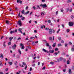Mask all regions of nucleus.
Returning <instances> with one entry per match:
<instances>
[{"instance_id": "1", "label": "nucleus", "mask_w": 74, "mask_h": 74, "mask_svg": "<svg viewBox=\"0 0 74 74\" xmlns=\"http://www.w3.org/2000/svg\"><path fill=\"white\" fill-rule=\"evenodd\" d=\"M20 45L21 47L22 46L21 49H23L25 48V46H24L23 44L22 43H21Z\"/></svg>"}, {"instance_id": "2", "label": "nucleus", "mask_w": 74, "mask_h": 74, "mask_svg": "<svg viewBox=\"0 0 74 74\" xmlns=\"http://www.w3.org/2000/svg\"><path fill=\"white\" fill-rule=\"evenodd\" d=\"M16 47V45L14 44L13 46H12V49H15Z\"/></svg>"}, {"instance_id": "3", "label": "nucleus", "mask_w": 74, "mask_h": 74, "mask_svg": "<svg viewBox=\"0 0 74 74\" xmlns=\"http://www.w3.org/2000/svg\"><path fill=\"white\" fill-rule=\"evenodd\" d=\"M69 25L70 26H73V22H69Z\"/></svg>"}, {"instance_id": "4", "label": "nucleus", "mask_w": 74, "mask_h": 74, "mask_svg": "<svg viewBox=\"0 0 74 74\" xmlns=\"http://www.w3.org/2000/svg\"><path fill=\"white\" fill-rule=\"evenodd\" d=\"M18 24L19 25V26H22V23H21V21H19L18 22Z\"/></svg>"}, {"instance_id": "5", "label": "nucleus", "mask_w": 74, "mask_h": 74, "mask_svg": "<svg viewBox=\"0 0 74 74\" xmlns=\"http://www.w3.org/2000/svg\"><path fill=\"white\" fill-rule=\"evenodd\" d=\"M71 51L72 52H74V45H73L72 46V48L71 49Z\"/></svg>"}, {"instance_id": "6", "label": "nucleus", "mask_w": 74, "mask_h": 74, "mask_svg": "<svg viewBox=\"0 0 74 74\" xmlns=\"http://www.w3.org/2000/svg\"><path fill=\"white\" fill-rule=\"evenodd\" d=\"M18 30V31H19V32H20L22 34H23V32H22V28H19Z\"/></svg>"}, {"instance_id": "7", "label": "nucleus", "mask_w": 74, "mask_h": 74, "mask_svg": "<svg viewBox=\"0 0 74 74\" xmlns=\"http://www.w3.org/2000/svg\"><path fill=\"white\" fill-rule=\"evenodd\" d=\"M49 53H53V52H54V50H49Z\"/></svg>"}, {"instance_id": "8", "label": "nucleus", "mask_w": 74, "mask_h": 74, "mask_svg": "<svg viewBox=\"0 0 74 74\" xmlns=\"http://www.w3.org/2000/svg\"><path fill=\"white\" fill-rule=\"evenodd\" d=\"M42 7L43 8H44L47 7V5H46V4H44V5H42Z\"/></svg>"}, {"instance_id": "9", "label": "nucleus", "mask_w": 74, "mask_h": 74, "mask_svg": "<svg viewBox=\"0 0 74 74\" xmlns=\"http://www.w3.org/2000/svg\"><path fill=\"white\" fill-rule=\"evenodd\" d=\"M42 51H44V52H47V53H48V51H47L45 50V49H42Z\"/></svg>"}, {"instance_id": "10", "label": "nucleus", "mask_w": 74, "mask_h": 74, "mask_svg": "<svg viewBox=\"0 0 74 74\" xmlns=\"http://www.w3.org/2000/svg\"><path fill=\"white\" fill-rule=\"evenodd\" d=\"M56 46V42L54 43L53 44L52 47L53 48H55Z\"/></svg>"}, {"instance_id": "11", "label": "nucleus", "mask_w": 74, "mask_h": 74, "mask_svg": "<svg viewBox=\"0 0 74 74\" xmlns=\"http://www.w3.org/2000/svg\"><path fill=\"white\" fill-rule=\"evenodd\" d=\"M25 10H22L21 12L23 14H24V15H25L26 14V13H25Z\"/></svg>"}, {"instance_id": "12", "label": "nucleus", "mask_w": 74, "mask_h": 74, "mask_svg": "<svg viewBox=\"0 0 74 74\" xmlns=\"http://www.w3.org/2000/svg\"><path fill=\"white\" fill-rule=\"evenodd\" d=\"M3 58V54L2 53L0 55V58Z\"/></svg>"}, {"instance_id": "13", "label": "nucleus", "mask_w": 74, "mask_h": 74, "mask_svg": "<svg viewBox=\"0 0 74 74\" xmlns=\"http://www.w3.org/2000/svg\"><path fill=\"white\" fill-rule=\"evenodd\" d=\"M69 74H71V69H69Z\"/></svg>"}, {"instance_id": "14", "label": "nucleus", "mask_w": 74, "mask_h": 74, "mask_svg": "<svg viewBox=\"0 0 74 74\" xmlns=\"http://www.w3.org/2000/svg\"><path fill=\"white\" fill-rule=\"evenodd\" d=\"M42 15H45V14H44V12H42L41 13V15L42 16H43Z\"/></svg>"}, {"instance_id": "15", "label": "nucleus", "mask_w": 74, "mask_h": 74, "mask_svg": "<svg viewBox=\"0 0 74 74\" xmlns=\"http://www.w3.org/2000/svg\"><path fill=\"white\" fill-rule=\"evenodd\" d=\"M13 37H10L9 38V39L10 40V41H11V40H12V39H13Z\"/></svg>"}, {"instance_id": "16", "label": "nucleus", "mask_w": 74, "mask_h": 74, "mask_svg": "<svg viewBox=\"0 0 74 74\" xmlns=\"http://www.w3.org/2000/svg\"><path fill=\"white\" fill-rule=\"evenodd\" d=\"M58 47H62V44H61V43H60L58 44Z\"/></svg>"}, {"instance_id": "17", "label": "nucleus", "mask_w": 74, "mask_h": 74, "mask_svg": "<svg viewBox=\"0 0 74 74\" xmlns=\"http://www.w3.org/2000/svg\"><path fill=\"white\" fill-rule=\"evenodd\" d=\"M18 52H19V53L20 54V55H21V54H22V53H21V50L18 49Z\"/></svg>"}, {"instance_id": "18", "label": "nucleus", "mask_w": 74, "mask_h": 74, "mask_svg": "<svg viewBox=\"0 0 74 74\" xmlns=\"http://www.w3.org/2000/svg\"><path fill=\"white\" fill-rule=\"evenodd\" d=\"M0 66H3V65L2 64V62H1L0 61Z\"/></svg>"}, {"instance_id": "19", "label": "nucleus", "mask_w": 74, "mask_h": 74, "mask_svg": "<svg viewBox=\"0 0 74 74\" xmlns=\"http://www.w3.org/2000/svg\"><path fill=\"white\" fill-rule=\"evenodd\" d=\"M66 63H67V64H70V61L69 60L67 61L66 62Z\"/></svg>"}, {"instance_id": "20", "label": "nucleus", "mask_w": 74, "mask_h": 74, "mask_svg": "<svg viewBox=\"0 0 74 74\" xmlns=\"http://www.w3.org/2000/svg\"><path fill=\"white\" fill-rule=\"evenodd\" d=\"M9 21H6V23L7 24V25H8L9 24Z\"/></svg>"}, {"instance_id": "21", "label": "nucleus", "mask_w": 74, "mask_h": 74, "mask_svg": "<svg viewBox=\"0 0 74 74\" xmlns=\"http://www.w3.org/2000/svg\"><path fill=\"white\" fill-rule=\"evenodd\" d=\"M17 64H18V62L17 61H15L14 62V64L16 66L17 65Z\"/></svg>"}, {"instance_id": "22", "label": "nucleus", "mask_w": 74, "mask_h": 74, "mask_svg": "<svg viewBox=\"0 0 74 74\" xmlns=\"http://www.w3.org/2000/svg\"><path fill=\"white\" fill-rule=\"evenodd\" d=\"M60 10H61V12H63V11H64V10H63V8L61 9Z\"/></svg>"}, {"instance_id": "23", "label": "nucleus", "mask_w": 74, "mask_h": 74, "mask_svg": "<svg viewBox=\"0 0 74 74\" xmlns=\"http://www.w3.org/2000/svg\"><path fill=\"white\" fill-rule=\"evenodd\" d=\"M23 66H26V63L24 62H23Z\"/></svg>"}, {"instance_id": "24", "label": "nucleus", "mask_w": 74, "mask_h": 74, "mask_svg": "<svg viewBox=\"0 0 74 74\" xmlns=\"http://www.w3.org/2000/svg\"><path fill=\"white\" fill-rule=\"evenodd\" d=\"M58 53L55 52L54 53V56H56V55H58Z\"/></svg>"}, {"instance_id": "25", "label": "nucleus", "mask_w": 74, "mask_h": 74, "mask_svg": "<svg viewBox=\"0 0 74 74\" xmlns=\"http://www.w3.org/2000/svg\"><path fill=\"white\" fill-rule=\"evenodd\" d=\"M46 45L47 47H49L50 46L49 45V43H46Z\"/></svg>"}, {"instance_id": "26", "label": "nucleus", "mask_w": 74, "mask_h": 74, "mask_svg": "<svg viewBox=\"0 0 74 74\" xmlns=\"http://www.w3.org/2000/svg\"><path fill=\"white\" fill-rule=\"evenodd\" d=\"M58 38L59 40L60 41V40H62V39H61V37H58Z\"/></svg>"}, {"instance_id": "27", "label": "nucleus", "mask_w": 74, "mask_h": 74, "mask_svg": "<svg viewBox=\"0 0 74 74\" xmlns=\"http://www.w3.org/2000/svg\"><path fill=\"white\" fill-rule=\"evenodd\" d=\"M15 10H16V11H18V8L17 7H16L15 8Z\"/></svg>"}, {"instance_id": "28", "label": "nucleus", "mask_w": 74, "mask_h": 74, "mask_svg": "<svg viewBox=\"0 0 74 74\" xmlns=\"http://www.w3.org/2000/svg\"><path fill=\"white\" fill-rule=\"evenodd\" d=\"M49 49H52V47L51 46H49Z\"/></svg>"}, {"instance_id": "29", "label": "nucleus", "mask_w": 74, "mask_h": 74, "mask_svg": "<svg viewBox=\"0 0 74 74\" xmlns=\"http://www.w3.org/2000/svg\"><path fill=\"white\" fill-rule=\"evenodd\" d=\"M58 50H59V49L58 48H56L55 49L56 52V51H58Z\"/></svg>"}, {"instance_id": "30", "label": "nucleus", "mask_w": 74, "mask_h": 74, "mask_svg": "<svg viewBox=\"0 0 74 74\" xmlns=\"http://www.w3.org/2000/svg\"><path fill=\"white\" fill-rule=\"evenodd\" d=\"M70 2H71V0H68L67 1V3H70Z\"/></svg>"}, {"instance_id": "31", "label": "nucleus", "mask_w": 74, "mask_h": 74, "mask_svg": "<svg viewBox=\"0 0 74 74\" xmlns=\"http://www.w3.org/2000/svg\"><path fill=\"white\" fill-rule=\"evenodd\" d=\"M35 38L34 37H30L31 39H33L34 40V39Z\"/></svg>"}, {"instance_id": "32", "label": "nucleus", "mask_w": 74, "mask_h": 74, "mask_svg": "<svg viewBox=\"0 0 74 74\" xmlns=\"http://www.w3.org/2000/svg\"><path fill=\"white\" fill-rule=\"evenodd\" d=\"M48 23H51V20H48Z\"/></svg>"}, {"instance_id": "33", "label": "nucleus", "mask_w": 74, "mask_h": 74, "mask_svg": "<svg viewBox=\"0 0 74 74\" xmlns=\"http://www.w3.org/2000/svg\"><path fill=\"white\" fill-rule=\"evenodd\" d=\"M8 63H9V64L10 65H12V62H9Z\"/></svg>"}, {"instance_id": "34", "label": "nucleus", "mask_w": 74, "mask_h": 74, "mask_svg": "<svg viewBox=\"0 0 74 74\" xmlns=\"http://www.w3.org/2000/svg\"><path fill=\"white\" fill-rule=\"evenodd\" d=\"M71 18H72V19H73L74 18V15H71Z\"/></svg>"}, {"instance_id": "35", "label": "nucleus", "mask_w": 74, "mask_h": 74, "mask_svg": "<svg viewBox=\"0 0 74 74\" xmlns=\"http://www.w3.org/2000/svg\"><path fill=\"white\" fill-rule=\"evenodd\" d=\"M11 45V42H10L8 43V45Z\"/></svg>"}, {"instance_id": "36", "label": "nucleus", "mask_w": 74, "mask_h": 74, "mask_svg": "<svg viewBox=\"0 0 74 74\" xmlns=\"http://www.w3.org/2000/svg\"><path fill=\"white\" fill-rule=\"evenodd\" d=\"M66 32L68 33H69V32H70V29H66Z\"/></svg>"}, {"instance_id": "37", "label": "nucleus", "mask_w": 74, "mask_h": 74, "mask_svg": "<svg viewBox=\"0 0 74 74\" xmlns=\"http://www.w3.org/2000/svg\"><path fill=\"white\" fill-rule=\"evenodd\" d=\"M37 8H38L39 9H41V8L40 7V6L38 5H37Z\"/></svg>"}, {"instance_id": "38", "label": "nucleus", "mask_w": 74, "mask_h": 74, "mask_svg": "<svg viewBox=\"0 0 74 74\" xmlns=\"http://www.w3.org/2000/svg\"><path fill=\"white\" fill-rule=\"evenodd\" d=\"M32 45H36L35 42H33L32 43Z\"/></svg>"}, {"instance_id": "39", "label": "nucleus", "mask_w": 74, "mask_h": 74, "mask_svg": "<svg viewBox=\"0 0 74 74\" xmlns=\"http://www.w3.org/2000/svg\"><path fill=\"white\" fill-rule=\"evenodd\" d=\"M63 59V58H62V57H60V60L61 61Z\"/></svg>"}, {"instance_id": "40", "label": "nucleus", "mask_w": 74, "mask_h": 74, "mask_svg": "<svg viewBox=\"0 0 74 74\" xmlns=\"http://www.w3.org/2000/svg\"><path fill=\"white\" fill-rule=\"evenodd\" d=\"M45 66H44L42 68V70H45Z\"/></svg>"}, {"instance_id": "41", "label": "nucleus", "mask_w": 74, "mask_h": 74, "mask_svg": "<svg viewBox=\"0 0 74 74\" xmlns=\"http://www.w3.org/2000/svg\"><path fill=\"white\" fill-rule=\"evenodd\" d=\"M69 44L71 45H72V43L71 42H69Z\"/></svg>"}, {"instance_id": "42", "label": "nucleus", "mask_w": 74, "mask_h": 74, "mask_svg": "<svg viewBox=\"0 0 74 74\" xmlns=\"http://www.w3.org/2000/svg\"><path fill=\"white\" fill-rule=\"evenodd\" d=\"M45 30H49V28H47L45 29Z\"/></svg>"}, {"instance_id": "43", "label": "nucleus", "mask_w": 74, "mask_h": 74, "mask_svg": "<svg viewBox=\"0 0 74 74\" xmlns=\"http://www.w3.org/2000/svg\"><path fill=\"white\" fill-rule=\"evenodd\" d=\"M62 27L64 28V24H62Z\"/></svg>"}, {"instance_id": "44", "label": "nucleus", "mask_w": 74, "mask_h": 74, "mask_svg": "<svg viewBox=\"0 0 74 74\" xmlns=\"http://www.w3.org/2000/svg\"><path fill=\"white\" fill-rule=\"evenodd\" d=\"M24 19H25V17H23L22 18H21V20H24Z\"/></svg>"}, {"instance_id": "45", "label": "nucleus", "mask_w": 74, "mask_h": 74, "mask_svg": "<svg viewBox=\"0 0 74 74\" xmlns=\"http://www.w3.org/2000/svg\"><path fill=\"white\" fill-rule=\"evenodd\" d=\"M49 34H52V32H49Z\"/></svg>"}, {"instance_id": "46", "label": "nucleus", "mask_w": 74, "mask_h": 74, "mask_svg": "<svg viewBox=\"0 0 74 74\" xmlns=\"http://www.w3.org/2000/svg\"><path fill=\"white\" fill-rule=\"evenodd\" d=\"M29 12H30V11H28L26 12V14H29Z\"/></svg>"}, {"instance_id": "47", "label": "nucleus", "mask_w": 74, "mask_h": 74, "mask_svg": "<svg viewBox=\"0 0 74 74\" xmlns=\"http://www.w3.org/2000/svg\"><path fill=\"white\" fill-rule=\"evenodd\" d=\"M49 32H52V29H50L49 30Z\"/></svg>"}, {"instance_id": "48", "label": "nucleus", "mask_w": 74, "mask_h": 74, "mask_svg": "<svg viewBox=\"0 0 74 74\" xmlns=\"http://www.w3.org/2000/svg\"><path fill=\"white\" fill-rule=\"evenodd\" d=\"M43 41H44V42H45V43H47V40H44Z\"/></svg>"}, {"instance_id": "49", "label": "nucleus", "mask_w": 74, "mask_h": 74, "mask_svg": "<svg viewBox=\"0 0 74 74\" xmlns=\"http://www.w3.org/2000/svg\"><path fill=\"white\" fill-rule=\"evenodd\" d=\"M3 45L4 47H6V45H5V43H3Z\"/></svg>"}, {"instance_id": "50", "label": "nucleus", "mask_w": 74, "mask_h": 74, "mask_svg": "<svg viewBox=\"0 0 74 74\" xmlns=\"http://www.w3.org/2000/svg\"><path fill=\"white\" fill-rule=\"evenodd\" d=\"M50 63V64H54V62H51Z\"/></svg>"}, {"instance_id": "51", "label": "nucleus", "mask_w": 74, "mask_h": 74, "mask_svg": "<svg viewBox=\"0 0 74 74\" xmlns=\"http://www.w3.org/2000/svg\"><path fill=\"white\" fill-rule=\"evenodd\" d=\"M52 38L51 37H50L49 38V40H52Z\"/></svg>"}, {"instance_id": "52", "label": "nucleus", "mask_w": 74, "mask_h": 74, "mask_svg": "<svg viewBox=\"0 0 74 74\" xmlns=\"http://www.w3.org/2000/svg\"><path fill=\"white\" fill-rule=\"evenodd\" d=\"M8 70V68H6L5 69V71H7Z\"/></svg>"}, {"instance_id": "53", "label": "nucleus", "mask_w": 74, "mask_h": 74, "mask_svg": "<svg viewBox=\"0 0 74 74\" xmlns=\"http://www.w3.org/2000/svg\"><path fill=\"white\" fill-rule=\"evenodd\" d=\"M67 45H68V44H66L65 45V47H67Z\"/></svg>"}, {"instance_id": "54", "label": "nucleus", "mask_w": 74, "mask_h": 74, "mask_svg": "<svg viewBox=\"0 0 74 74\" xmlns=\"http://www.w3.org/2000/svg\"><path fill=\"white\" fill-rule=\"evenodd\" d=\"M33 8L35 10H36V7H35V6H33Z\"/></svg>"}, {"instance_id": "55", "label": "nucleus", "mask_w": 74, "mask_h": 74, "mask_svg": "<svg viewBox=\"0 0 74 74\" xmlns=\"http://www.w3.org/2000/svg\"><path fill=\"white\" fill-rule=\"evenodd\" d=\"M40 62H38V66H40Z\"/></svg>"}, {"instance_id": "56", "label": "nucleus", "mask_w": 74, "mask_h": 74, "mask_svg": "<svg viewBox=\"0 0 74 74\" xmlns=\"http://www.w3.org/2000/svg\"><path fill=\"white\" fill-rule=\"evenodd\" d=\"M21 38L19 37L17 39V40H21Z\"/></svg>"}, {"instance_id": "57", "label": "nucleus", "mask_w": 74, "mask_h": 74, "mask_svg": "<svg viewBox=\"0 0 74 74\" xmlns=\"http://www.w3.org/2000/svg\"><path fill=\"white\" fill-rule=\"evenodd\" d=\"M69 11L70 12H71L72 11V8H71L70 9Z\"/></svg>"}, {"instance_id": "58", "label": "nucleus", "mask_w": 74, "mask_h": 74, "mask_svg": "<svg viewBox=\"0 0 74 74\" xmlns=\"http://www.w3.org/2000/svg\"><path fill=\"white\" fill-rule=\"evenodd\" d=\"M61 42H62V44H63V43H64V41L63 40H62Z\"/></svg>"}, {"instance_id": "59", "label": "nucleus", "mask_w": 74, "mask_h": 74, "mask_svg": "<svg viewBox=\"0 0 74 74\" xmlns=\"http://www.w3.org/2000/svg\"><path fill=\"white\" fill-rule=\"evenodd\" d=\"M32 68L31 67V68H30V71H32Z\"/></svg>"}, {"instance_id": "60", "label": "nucleus", "mask_w": 74, "mask_h": 74, "mask_svg": "<svg viewBox=\"0 0 74 74\" xmlns=\"http://www.w3.org/2000/svg\"><path fill=\"white\" fill-rule=\"evenodd\" d=\"M15 54H13V57H15Z\"/></svg>"}, {"instance_id": "61", "label": "nucleus", "mask_w": 74, "mask_h": 74, "mask_svg": "<svg viewBox=\"0 0 74 74\" xmlns=\"http://www.w3.org/2000/svg\"><path fill=\"white\" fill-rule=\"evenodd\" d=\"M27 9H28V6H27L26 7V10H27Z\"/></svg>"}, {"instance_id": "62", "label": "nucleus", "mask_w": 74, "mask_h": 74, "mask_svg": "<svg viewBox=\"0 0 74 74\" xmlns=\"http://www.w3.org/2000/svg\"><path fill=\"white\" fill-rule=\"evenodd\" d=\"M34 33H37V30H34Z\"/></svg>"}, {"instance_id": "63", "label": "nucleus", "mask_w": 74, "mask_h": 74, "mask_svg": "<svg viewBox=\"0 0 74 74\" xmlns=\"http://www.w3.org/2000/svg\"><path fill=\"white\" fill-rule=\"evenodd\" d=\"M9 10L10 11H11V10H12V9H11V8H10L9 9Z\"/></svg>"}, {"instance_id": "64", "label": "nucleus", "mask_w": 74, "mask_h": 74, "mask_svg": "<svg viewBox=\"0 0 74 74\" xmlns=\"http://www.w3.org/2000/svg\"><path fill=\"white\" fill-rule=\"evenodd\" d=\"M0 74H3V72H0Z\"/></svg>"}]
</instances>
